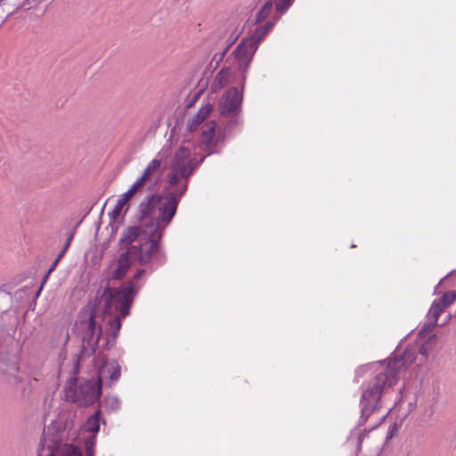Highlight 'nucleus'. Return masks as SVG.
<instances>
[{
	"mask_svg": "<svg viewBox=\"0 0 456 456\" xmlns=\"http://www.w3.org/2000/svg\"><path fill=\"white\" fill-rule=\"evenodd\" d=\"M396 350L393 351L386 359L362 364L354 370V382L355 383L359 382V379L366 373H370V377L359 387L360 417L357 425L350 430L344 443L348 456L359 455L364 439L372 430L379 428L393 409L403 400V388H401L394 405L387 408V411L369 428H362L373 415L379 413L384 409L387 395L399 381L400 371L410 366L414 360L409 349L405 348L403 353H397Z\"/></svg>",
	"mask_w": 456,
	"mask_h": 456,
	"instance_id": "nucleus-1",
	"label": "nucleus"
},
{
	"mask_svg": "<svg viewBox=\"0 0 456 456\" xmlns=\"http://www.w3.org/2000/svg\"><path fill=\"white\" fill-rule=\"evenodd\" d=\"M85 352L86 347L83 346L81 351L74 355L71 376L68 381L70 400L80 407L94 405L100 400L102 394L101 373H95V377L91 379L82 378L80 380L78 379L80 362L83 360V354Z\"/></svg>",
	"mask_w": 456,
	"mask_h": 456,
	"instance_id": "nucleus-2",
	"label": "nucleus"
},
{
	"mask_svg": "<svg viewBox=\"0 0 456 456\" xmlns=\"http://www.w3.org/2000/svg\"><path fill=\"white\" fill-rule=\"evenodd\" d=\"M9 296L0 291V300H8ZM20 347L13 338L4 335L0 329V382L15 387L22 382L20 372Z\"/></svg>",
	"mask_w": 456,
	"mask_h": 456,
	"instance_id": "nucleus-3",
	"label": "nucleus"
},
{
	"mask_svg": "<svg viewBox=\"0 0 456 456\" xmlns=\"http://www.w3.org/2000/svg\"><path fill=\"white\" fill-rule=\"evenodd\" d=\"M137 293L138 289L133 281H128L119 288L107 286L101 295L100 291L97 292V296L94 300V306H98L101 301L103 300L104 305L102 312L106 314L110 312L112 304L116 301V309L120 313L121 317L126 318L130 314V309Z\"/></svg>",
	"mask_w": 456,
	"mask_h": 456,
	"instance_id": "nucleus-4",
	"label": "nucleus"
},
{
	"mask_svg": "<svg viewBox=\"0 0 456 456\" xmlns=\"http://www.w3.org/2000/svg\"><path fill=\"white\" fill-rule=\"evenodd\" d=\"M90 313L88 318H83L82 315H79L78 328L83 330L82 340L83 345L81 347H86V352L83 354V358L86 356H90L94 354L97 349L99 341L102 337V326L97 323L96 317V310L97 306H94V301L92 305L89 304ZM82 348H80L81 350Z\"/></svg>",
	"mask_w": 456,
	"mask_h": 456,
	"instance_id": "nucleus-5",
	"label": "nucleus"
},
{
	"mask_svg": "<svg viewBox=\"0 0 456 456\" xmlns=\"http://www.w3.org/2000/svg\"><path fill=\"white\" fill-rule=\"evenodd\" d=\"M162 233L157 238L143 240L141 238L137 248V263L144 265L152 261L157 267L163 265L167 262V255L161 246Z\"/></svg>",
	"mask_w": 456,
	"mask_h": 456,
	"instance_id": "nucleus-6",
	"label": "nucleus"
},
{
	"mask_svg": "<svg viewBox=\"0 0 456 456\" xmlns=\"http://www.w3.org/2000/svg\"><path fill=\"white\" fill-rule=\"evenodd\" d=\"M242 87L240 91L236 86H232L222 95L218 109L223 117L236 116L241 111L243 102Z\"/></svg>",
	"mask_w": 456,
	"mask_h": 456,
	"instance_id": "nucleus-7",
	"label": "nucleus"
},
{
	"mask_svg": "<svg viewBox=\"0 0 456 456\" xmlns=\"http://www.w3.org/2000/svg\"><path fill=\"white\" fill-rule=\"evenodd\" d=\"M278 18L266 21L264 25H256V27L251 31L248 37H244L236 46V53L243 48L250 49L251 52H256L259 43L264 40L266 35L273 29Z\"/></svg>",
	"mask_w": 456,
	"mask_h": 456,
	"instance_id": "nucleus-8",
	"label": "nucleus"
},
{
	"mask_svg": "<svg viewBox=\"0 0 456 456\" xmlns=\"http://www.w3.org/2000/svg\"><path fill=\"white\" fill-rule=\"evenodd\" d=\"M125 248L126 250L119 255L117 267L112 273L111 278L113 280L120 281L124 279L133 264L135 261L137 262V248L130 246Z\"/></svg>",
	"mask_w": 456,
	"mask_h": 456,
	"instance_id": "nucleus-9",
	"label": "nucleus"
},
{
	"mask_svg": "<svg viewBox=\"0 0 456 456\" xmlns=\"http://www.w3.org/2000/svg\"><path fill=\"white\" fill-rule=\"evenodd\" d=\"M163 199L164 202L158 208V218L167 227L174 219L179 203L173 194H167Z\"/></svg>",
	"mask_w": 456,
	"mask_h": 456,
	"instance_id": "nucleus-10",
	"label": "nucleus"
},
{
	"mask_svg": "<svg viewBox=\"0 0 456 456\" xmlns=\"http://www.w3.org/2000/svg\"><path fill=\"white\" fill-rule=\"evenodd\" d=\"M255 53L256 52H251V50L248 48L241 49L238 53L235 48L232 53V55L238 61V71L240 73V87H242V90L245 88L247 73Z\"/></svg>",
	"mask_w": 456,
	"mask_h": 456,
	"instance_id": "nucleus-11",
	"label": "nucleus"
},
{
	"mask_svg": "<svg viewBox=\"0 0 456 456\" xmlns=\"http://www.w3.org/2000/svg\"><path fill=\"white\" fill-rule=\"evenodd\" d=\"M163 200L159 193H151L148 195L138 206L137 220L142 222L149 217H153L152 214L159 203Z\"/></svg>",
	"mask_w": 456,
	"mask_h": 456,
	"instance_id": "nucleus-12",
	"label": "nucleus"
},
{
	"mask_svg": "<svg viewBox=\"0 0 456 456\" xmlns=\"http://www.w3.org/2000/svg\"><path fill=\"white\" fill-rule=\"evenodd\" d=\"M138 225L140 227V233L143 240H149L157 238L159 234L164 235L165 226L161 228V222L158 217H149L146 220L141 222Z\"/></svg>",
	"mask_w": 456,
	"mask_h": 456,
	"instance_id": "nucleus-13",
	"label": "nucleus"
},
{
	"mask_svg": "<svg viewBox=\"0 0 456 456\" xmlns=\"http://www.w3.org/2000/svg\"><path fill=\"white\" fill-rule=\"evenodd\" d=\"M49 452L46 456H83L82 451L71 444L53 442L48 445Z\"/></svg>",
	"mask_w": 456,
	"mask_h": 456,
	"instance_id": "nucleus-14",
	"label": "nucleus"
},
{
	"mask_svg": "<svg viewBox=\"0 0 456 456\" xmlns=\"http://www.w3.org/2000/svg\"><path fill=\"white\" fill-rule=\"evenodd\" d=\"M216 123L214 120H210L203 126L200 134V142L205 145L206 150L213 149L216 146L217 140L214 138Z\"/></svg>",
	"mask_w": 456,
	"mask_h": 456,
	"instance_id": "nucleus-15",
	"label": "nucleus"
},
{
	"mask_svg": "<svg viewBox=\"0 0 456 456\" xmlns=\"http://www.w3.org/2000/svg\"><path fill=\"white\" fill-rule=\"evenodd\" d=\"M142 235L140 233V227L137 225H132L124 230L119 240L118 248L123 249L125 248L134 246L132 243L137 239L141 240Z\"/></svg>",
	"mask_w": 456,
	"mask_h": 456,
	"instance_id": "nucleus-16",
	"label": "nucleus"
},
{
	"mask_svg": "<svg viewBox=\"0 0 456 456\" xmlns=\"http://www.w3.org/2000/svg\"><path fill=\"white\" fill-rule=\"evenodd\" d=\"M213 104L210 102H207L204 104L198 112L193 115L189 120L187 124V128L190 132L195 131L198 126L206 119V118L211 113L213 110Z\"/></svg>",
	"mask_w": 456,
	"mask_h": 456,
	"instance_id": "nucleus-17",
	"label": "nucleus"
},
{
	"mask_svg": "<svg viewBox=\"0 0 456 456\" xmlns=\"http://www.w3.org/2000/svg\"><path fill=\"white\" fill-rule=\"evenodd\" d=\"M96 373H101L102 379L107 378L108 375L111 382H116L119 379L121 375L120 366L116 361H113L110 364L104 362Z\"/></svg>",
	"mask_w": 456,
	"mask_h": 456,
	"instance_id": "nucleus-18",
	"label": "nucleus"
},
{
	"mask_svg": "<svg viewBox=\"0 0 456 456\" xmlns=\"http://www.w3.org/2000/svg\"><path fill=\"white\" fill-rule=\"evenodd\" d=\"M101 414L102 410L97 408L94 414L88 417L83 427L86 432L96 436L100 430V423L102 422L105 424V420L101 419Z\"/></svg>",
	"mask_w": 456,
	"mask_h": 456,
	"instance_id": "nucleus-19",
	"label": "nucleus"
},
{
	"mask_svg": "<svg viewBox=\"0 0 456 456\" xmlns=\"http://www.w3.org/2000/svg\"><path fill=\"white\" fill-rule=\"evenodd\" d=\"M120 405L121 402L118 396L107 395L104 396L102 402L100 403L98 408L101 409L102 406L106 411L115 412L119 410Z\"/></svg>",
	"mask_w": 456,
	"mask_h": 456,
	"instance_id": "nucleus-20",
	"label": "nucleus"
},
{
	"mask_svg": "<svg viewBox=\"0 0 456 456\" xmlns=\"http://www.w3.org/2000/svg\"><path fill=\"white\" fill-rule=\"evenodd\" d=\"M171 169L172 171L178 173L182 178L188 180L193 174L195 166H193V160H189L187 163L180 164L178 166L171 165Z\"/></svg>",
	"mask_w": 456,
	"mask_h": 456,
	"instance_id": "nucleus-21",
	"label": "nucleus"
},
{
	"mask_svg": "<svg viewBox=\"0 0 456 456\" xmlns=\"http://www.w3.org/2000/svg\"><path fill=\"white\" fill-rule=\"evenodd\" d=\"M132 197L129 196L128 194H126V192H124L117 200V203L114 207V208L109 212V217H110V223L112 222H115L117 220V218L119 216L121 211H122V208L125 207V205L128 202V200L131 199Z\"/></svg>",
	"mask_w": 456,
	"mask_h": 456,
	"instance_id": "nucleus-22",
	"label": "nucleus"
},
{
	"mask_svg": "<svg viewBox=\"0 0 456 456\" xmlns=\"http://www.w3.org/2000/svg\"><path fill=\"white\" fill-rule=\"evenodd\" d=\"M192 160L191 159V151L188 147L180 146L175 151L171 165L178 166L180 164L187 163V161Z\"/></svg>",
	"mask_w": 456,
	"mask_h": 456,
	"instance_id": "nucleus-23",
	"label": "nucleus"
},
{
	"mask_svg": "<svg viewBox=\"0 0 456 456\" xmlns=\"http://www.w3.org/2000/svg\"><path fill=\"white\" fill-rule=\"evenodd\" d=\"M228 69L223 68L215 77L211 86L213 92H217L227 84Z\"/></svg>",
	"mask_w": 456,
	"mask_h": 456,
	"instance_id": "nucleus-24",
	"label": "nucleus"
},
{
	"mask_svg": "<svg viewBox=\"0 0 456 456\" xmlns=\"http://www.w3.org/2000/svg\"><path fill=\"white\" fill-rule=\"evenodd\" d=\"M160 167L161 160L159 159H153L147 165L141 176L147 182L152 175L160 171Z\"/></svg>",
	"mask_w": 456,
	"mask_h": 456,
	"instance_id": "nucleus-25",
	"label": "nucleus"
},
{
	"mask_svg": "<svg viewBox=\"0 0 456 456\" xmlns=\"http://www.w3.org/2000/svg\"><path fill=\"white\" fill-rule=\"evenodd\" d=\"M427 318L428 320L422 325L418 333V336L421 338H425L428 333H430L437 324V320L431 317Z\"/></svg>",
	"mask_w": 456,
	"mask_h": 456,
	"instance_id": "nucleus-26",
	"label": "nucleus"
},
{
	"mask_svg": "<svg viewBox=\"0 0 456 456\" xmlns=\"http://www.w3.org/2000/svg\"><path fill=\"white\" fill-rule=\"evenodd\" d=\"M444 309L445 307H443L441 302L436 298L433 301L431 307L427 314V317H431L438 321L440 314Z\"/></svg>",
	"mask_w": 456,
	"mask_h": 456,
	"instance_id": "nucleus-27",
	"label": "nucleus"
},
{
	"mask_svg": "<svg viewBox=\"0 0 456 456\" xmlns=\"http://www.w3.org/2000/svg\"><path fill=\"white\" fill-rule=\"evenodd\" d=\"M96 436L91 435L85 441V456H94Z\"/></svg>",
	"mask_w": 456,
	"mask_h": 456,
	"instance_id": "nucleus-28",
	"label": "nucleus"
},
{
	"mask_svg": "<svg viewBox=\"0 0 456 456\" xmlns=\"http://www.w3.org/2000/svg\"><path fill=\"white\" fill-rule=\"evenodd\" d=\"M443 307H448L456 300V290H450L438 298Z\"/></svg>",
	"mask_w": 456,
	"mask_h": 456,
	"instance_id": "nucleus-29",
	"label": "nucleus"
},
{
	"mask_svg": "<svg viewBox=\"0 0 456 456\" xmlns=\"http://www.w3.org/2000/svg\"><path fill=\"white\" fill-rule=\"evenodd\" d=\"M295 0H276L275 9L279 15H283L292 5Z\"/></svg>",
	"mask_w": 456,
	"mask_h": 456,
	"instance_id": "nucleus-30",
	"label": "nucleus"
},
{
	"mask_svg": "<svg viewBox=\"0 0 456 456\" xmlns=\"http://www.w3.org/2000/svg\"><path fill=\"white\" fill-rule=\"evenodd\" d=\"M146 183L145 180L142 176H139L134 183L130 186V188L126 191V194L133 197Z\"/></svg>",
	"mask_w": 456,
	"mask_h": 456,
	"instance_id": "nucleus-31",
	"label": "nucleus"
},
{
	"mask_svg": "<svg viewBox=\"0 0 456 456\" xmlns=\"http://www.w3.org/2000/svg\"><path fill=\"white\" fill-rule=\"evenodd\" d=\"M400 428V424L395 421L394 423L390 424L386 435L385 438V444L387 443L389 440H391L395 434L398 432Z\"/></svg>",
	"mask_w": 456,
	"mask_h": 456,
	"instance_id": "nucleus-32",
	"label": "nucleus"
},
{
	"mask_svg": "<svg viewBox=\"0 0 456 456\" xmlns=\"http://www.w3.org/2000/svg\"><path fill=\"white\" fill-rule=\"evenodd\" d=\"M239 37V34H237L235 37H230L229 39V44L224 48V50L220 53L219 54V58L218 60L216 61V66L223 61V59L224 58L228 49L231 47L232 45H233L235 43V41L237 40Z\"/></svg>",
	"mask_w": 456,
	"mask_h": 456,
	"instance_id": "nucleus-33",
	"label": "nucleus"
},
{
	"mask_svg": "<svg viewBox=\"0 0 456 456\" xmlns=\"http://www.w3.org/2000/svg\"><path fill=\"white\" fill-rule=\"evenodd\" d=\"M268 16H269V13H267L265 11H264L260 8L259 11L256 14V17L253 20V24L254 25L261 24Z\"/></svg>",
	"mask_w": 456,
	"mask_h": 456,
	"instance_id": "nucleus-34",
	"label": "nucleus"
},
{
	"mask_svg": "<svg viewBox=\"0 0 456 456\" xmlns=\"http://www.w3.org/2000/svg\"><path fill=\"white\" fill-rule=\"evenodd\" d=\"M121 315L116 316L113 320L110 321V326L113 328L112 334H116L118 336L119 330L121 328Z\"/></svg>",
	"mask_w": 456,
	"mask_h": 456,
	"instance_id": "nucleus-35",
	"label": "nucleus"
},
{
	"mask_svg": "<svg viewBox=\"0 0 456 456\" xmlns=\"http://www.w3.org/2000/svg\"><path fill=\"white\" fill-rule=\"evenodd\" d=\"M188 189V184L185 183L176 192H168L167 194H173L176 200H178V203L180 202L181 198L184 195Z\"/></svg>",
	"mask_w": 456,
	"mask_h": 456,
	"instance_id": "nucleus-36",
	"label": "nucleus"
},
{
	"mask_svg": "<svg viewBox=\"0 0 456 456\" xmlns=\"http://www.w3.org/2000/svg\"><path fill=\"white\" fill-rule=\"evenodd\" d=\"M117 337L118 336L116 334H112V333L107 337L106 343H105L106 349H110L112 346H115Z\"/></svg>",
	"mask_w": 456,
	"mask_h": 456,
	"instance_id": "nucleus-37",
	"label": "nucleus"
},
{
	"mask_svg": "<svg viewBox=\"0 0 456 456\" xmlns=\"http://www.w3.org/2000/svg\"><path fill=\"white\" fill-rule=\"evenodd\" d=\"M180 178L182 177L178 175V173L173 171V173L169 176L168 183L171 186H175L179 183Z\"/></svg>",
	"mask_w": 456,
	"mask_h": 456,
	"instance_id": "nucleus-38",
	"label": "nucleus"
},
{
	"mask_svg": "<svg viewBox=\"0 0 456 456\" xmlns=\"http://www.w3.org/2000/svg\"><path fill=\"white\" fill-rule=\"evenodd\" d=\"M208 154L204 155V156H201L198 161H194L193 160V166H195V169L197 168L198 166H200L201 163H203V161L205 160L207 156H209V155H211L213 153H219L220 152L219 151H214L213 149H210V150H208Z\"/></svg>",
	"mask_w": 456,
	"mask_h": 456,
	"instance_id": "nucleus-39",
	"label": "nucleus"
},
{
	"mask_svg": "<svg viewBox=\"0 0 456 456\" xmlns=\"http://www.w3.org/2000/svg\"><path fill=\"white\" fill-rule=\"evenodd\" d=\"M240 123V118H233L232 120H230L226 126H225V131H231L236 126H238L239 124Z\"/></svg>",
	"mask_w": 456,
	"mask_h": 456,
	"instance_id": "nucleus-40",
	"label": "nucleus"
},
{
	"mask_svg": "<svg viewBox=\"0 0 456 456\" xmlns=\"http://www.w3.org/2000/svg\"><path fill=\"white\" fill-rule=\"evenodd\" d=\"M273 4L271 0L266 1L264 5L261 7L262 10L265 11L267 13L270 14L272 9H273Z\"/></svg>",
	"mask_w": 456,
	"mask_h": 456,
	"instance_id": "nucleus-41",
	"label": "nucleus"
},
{
	"mask_svg": "<svg viewBox=\"0 0 456 456\" xmlns=\"http://www.w3.org/2000/svg\"><path fill=\"white\" fill-rule=\"evenodd\" d=\"M145 272H146V271H145V269H143V268H140V269H138V270L134 273V276H133V279H134V280H140V279L144 275Z\"/></svg>",
	"mask_w": 456,
	"mask_h": 456,
	"instance_id": "nucleus-42",
	"label": "nucleus"
},
{
	"mask_svg": "<svg viewBox=\"0 0 456 456\" xmlns=\"http://www.w3.org/2000/svg\"><path fill=\"white\" fill-rule=\"evenodd\" d=\"M74 237V232H72L67 238L66 243L63 246L64 251H67Z\"/></svg>",
	"mask_w": 456,
	"mask_h": 456,
	"instance_id": "nucleus-43",
	"label": "nucleus"
},
{
	"mask_svg": "<svg viewBox=\"0 0 456 456\" xmlns=\"http://www.w3.org/2000/svg\"><path fill=\"white\" fill-rule=\"evenodd\" d=\"M59 262L60 261H57L56 259H54L53 262L51 264L48 270L53 273L55 270L56 266L58 265Z\"/></svg>",
	"mask_w": 456,
	"mask_h": 456,
	"instance_id": "nucleus-44",
	"label": "nucleus"
},
{
	"mask_svg": "<svg viewBox=\"0 0 456 456\" xmlns=\"http://www.w3.org/2000/svg\"><path fill=\"white\" fill-rule=\"evenodd\" d=\"M52 273V272H50L49 270H47L46 273L43 276V279H42V286L44 285V283L47 281L49 275Z\"/></svg>",
	"mask_w": 456,
	"mask_h": 456,
	"instance_id": "nucleus-45",
	"label": "nucleus"
},
{
	"mask_svg": "<svg viewBox=\"0 0 456 456\" xmlns=\"http://www.w3.org/2000/svg\"><path fill=\"white\" fill-rule=\"evenodd\" d=\"M65 253H66V251H64V249L62 248L61 251L58 254V256H56L55 259L57 261H61V259L63 257Z\"/></svg>",
	"mask_w": 456,
	"mask_h": 456,
	"instance_id": "nucleus-46",
	"label": "nucleus"
},
{
	"mask_svg": "<svg viewBox=\"0 0 456 456\" xmlns=\"http://www.w3.org/2000/svg\"><path fill=\"white\" fill-rule=\"evenodd\" d=\"M455 271L452 270L451 272H449L444 278L441 279L440 282L441 283L444 279H446L448 276H450L451 274H452Z\"/></svg>",
	"mask_w": 456,
	"mask_h": 456,
	"instance_id": "nucleus-47",
	"label": "nucleus"
},
{
	"mask_svg": "<svg viewBox=\"0 0 456 456\" xmlns=\"http://www.w3.org/2000/svg\"><path fill=\"white\" fill-rule=\"evenodd\" d=\"M45 441H46V439H45V433H44L43 434V439L41 440V444H42L43 447L45 446Z\"/></svg>",
	"mask_w": 456,
	"mask_h": 456,
	"instance_id": "nucleus-48",
	"label": "nucleus"
},
{
	"mask_svg": "<svg viewBox=\"0 0 456 456\" xmlns=\"http://www.w3.org/2000/svg\"><path fill=\"white\" fill-rule=\"evenodd\" d=\"M42 287H43V286L41 285V287H40V288L38 289V290L37 291V293H36V296H37V297H38V296H39V294H40V292H41V290H42Z\"/></svg>",
	"mask_w": 456,
	"mask_h": 456,
	"instance_id": "nucleus-49",
	"label": "nucleus"
},
{
	"mask_svg": "<svg viewBox=\"0 0 456 456\" xmlns=\"http://www.w3.org/2000/svg\"><path fill=\"white\" fill-rule=\"evenodd\" d=\"M415 404H416V403H409L410 411H411V410L413 409V407L415 406Z\"/></svg>",
	"mask_w": 456,
	"mask_h": 456,
	"instance_id": "nucleus-50",
	"label": "nucleus"
},
{
	"mask_svg": "<svg viewBox=\"0 0 456 456\" xmlns=\"http://www.w3.org/2000/svg\"><path fill=\"white\" fill-rule=\"evenodd\" d=\"M419 352H420L421 354H425V349H424V346H421V347H420V350H419Z\"/></svg>",
	"mask_w": 456,
	"mask_h": 456,
	"instance_id": "nucleus-51",
	"label": "nucleus"
},
{
	"mask_svg": "<svg viewBox=\"0 0 456 456\" xmlns=\"http://www.w3.org/2000/svg\"><path fill=\"white\" fill-rule=\"evenodd\" d=\"M22 7H24V4H20V5H18V6L16 7V9H20V8H22Z\"/></svg>",
	"mask_w": 456,
	"mask_h": 456,
	"instance_id": "nucleus-52",
	"label": "nucleus"
},
{
	"mask_svg": "<svg viewBox=\"0 0 456 456\" xmlns=\"http://www.w3.org/2000/svg\"><path fill=\"white\" fill-rule=\"evenodd\" d=\"M453 316H455V317H456V308H455V311H454Z\"/></svg>",
	"mask_w": 456,
	"mask_h": 456,
	"instance_id": "nucleus-53",
	"label": "nucleus"
}]
</instances>
